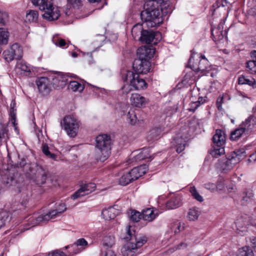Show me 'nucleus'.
Listing matches in <instances>:
<instances>
[{
    "mask_svg": "<svg viewBox=\"0 0 256 256\" xmlns=\"http://www.w3.org/2000/svg\"><path fill=\"white\" fill-rule=\"evenodd\" d=\"M73 7L78 8L81 6L80 0H68Z\"/></svg>",
    "mask_w": 256,
    "mask_h": 256,
    "instance_id": "338daca9",
    "label": "nucleus"
},
{
    "mask_svg": "<svg viewBox=\"0 0 256 256\" xmlns=\"http://www.w3.org/2000/svg\"><path fill=\"white\" fill-rule=\"evenodd\" d=\"M103 256H116V254L113 250L108 248L104 252Z\"/></svg>",
    "mask_w": 256,
    "mask_h": 256,
    "instance_id": "e2e57ef3",
    "label": "nucleus"
},
{
    "mask_svg": "<svg viewBox=\"0 0 256 256\" xmlns=\"http://www.w3.org/2000/svg\"><path fill=\"white\" fill-rule=\"evenodd\" d=\"M246 67L248 71L251 74H256V62L252 59V60L248 61L246 63Z\"/></svg>",
    "mask_w": 256,
    "mask_h": 256,
    "instance_id": "a18cd8bd",
    "label": "nucleus"
},
{
    "mask_svg": "<svg viewBox=\"0 0 256 256\" xmlns=\"http://www.w3.org/2000/svg\"><path fill=\"white\" fill-rule=\"evenodd\" d=\"M52 42L56 46H58L60 48H63L66 45L65 40L58 36H54L53 37Z\"/></svg>",
    "mask_w": 256,
    "mask_h": 256,
    "instance_id": "8fccbe9b",
    "label": "nucleus"
},
{
    "mask_svg": "<svg viewBox=\"0 0 256 256\" xmlns=\"http://www.w3.org/2000/svg\"><path fill=\"white\" fill-rule=\"evenodd\" d=\"M30 174L34 180L38 184L45 183L47 177L46 172L42 168L36 164H32L30 167Z\"/></svg>",
    "mask_w": 256,
    "mask_h": 256,
    "instance_id": "6e6552de",
    "label": "nucleus"
},
{
    "mask_svg": "<svg viewBox=\"0 0 256 256\" xmlns=\"http://www.w3.org/2000/svg\"><path fill=\"white\" fill-rule=\"evenodd\" d=\"M60 124L62 128L66 132L68 136L74 138L77 135L80 127V122L75 116L72 115L65 116Z\"/></svg>",
    "mask_w": 256,
    "mask_h": 256,
    "instance_id": "423d86ee",
    "label": "nucleus"
},
{
    "mask_svg": "<svg viewBox=\"0 0 256 256\" xmlns=\"http://www.w3.org/2000/svg\"><path fill=\"white\" fill-rule=\"evenodd\" d=\"M221 27L219 26L218 28L211 29L212 35L214 38V40L216 42H220L224 41V39L226 40L227 38L226 36V32L222 30Z\"/></svg>",
    "mask_w": 256,
    "mask_h": 256,
    "instance_id": "6ab92c4d",
    "label": "nucleus"
},
{
    "mask_svg": "<svg viewBox=\"0 0 256 256\" xmlns=\"http://www.w3.org/2000/svg\"><path fill=\"white\" fill-rule=\"evenodd\" d=\"M150 62L148 60H136L132 65L134 70L136 74H146L150 70Z\"/></svg>",
    "mask_w": 256,
    "mask_h": 256,
    "instance_id": "4468645a",
    "label": "nucleus"
},
{
    "mask_svg": "<svg viewBox=\"0 0 256 256\" xmlns=\"http://www.w3.org/2000/svg\"><path fill=\"white\" fill-rule=\"evenodd\" d=\"M241 256H254V253L251 248L244 247L241 249Z\"/></svg>",
    "mask_w": 256,
    "mask_h": 256,
    "instance_id": "5fc2aeb1",
    "label": "nucleus"
},
{
    "mask_svg": "<svg viewBox=\"0 0 256 256\" xmlns=\"http://www.w3.org/2000/svg\"><path fill=\"white\" fill-rule=\"evenodd\" d=\"M188 246V244L186 243V242H181L179 244L174 246L172 248V252H174L176 250L186 249L187 248Z\"/></svg>",
    "mask_w": 256,
    "mask_h": 256,
    "instance_id": "4d7b16f0",
    "label": "nucleus"
},
{
    "mask_svg": "<svg viewBox=\"0 0 256 256\" xmlns=\"http://www.w3.org/2000/svg\"><path fill=\"white\" fill-rule=\"evenodd\" d=\"M162 38L161 34L158 32L144 30L142 36L140 37V40L146 44H156Z\"/></svg>",
    "mask_w": 256,
    "mask_h": 256,
    "instance_id": "9b49d317",
    "label": "nucleus"
},
{
    "mask_svg": "<svg viewBox=\"0 0 256 256\" xmlns=\"http://www.w3.org/2000/svg\"><path fill=\"white\" fill-rule=\"evenodd\" d=\"M214 146L210 151V154L215 158L223 154L224 153V145L226 142V136L224 131L218 129L212 137Z\"/></svg>",
    "mask_w": 256,
    "mask_h": 256,
    "instance_id": "39448f33",
    "label": "nucleus"
},
{
    "mask_svg": "<svg viewBox=\"0 0 256 256\" xmlns=\"http://www.w3.org/2000/svg\"><path fill=\"white\" fill-rule=\"evenodd\" d=\"M147 170L148 166L146 164H142L132 168L128 173L132 180H134L144 174Z\"/></svg>",
    "mask_w": 256,
    "mask_h": 256,
    "instance_id": "a211bd4d",
    "label": "nucleus"
},
{
    "mask_svg": "<svg viewBox=\"0 0 256 256\" xmlns=\"http://www.w3.org/2000/svg\"><path fill=\"white\" fill-rule=\"evenodd\" d=\"M154 52L155 50L152 48L144 46L138 49L137 54L139 60H148L149 59L153 57Z\"/></svg>",
    "mask_w": 256,
    "mask_h": 256,
    "instance_id": "dca6fc26",
    "label": "nucleus"
},
{
    "mask_svg": "<svg viewBox=\"0 0 256 256\" xmlns=\"http://www.w3.org/2000/svg\"><path fill=\"white\" fill-rule=\"evenodd\" d=\"M8 13L0 10V24L4 25L8 22Z\"/></svg>",
    "mask_w": 256,
    "mask_h": 256,
    "instance_id": "864d4df0",
    "label": "nucleus"
},
{
    "mask_svg": "<svg viewBox=\"0 0 256 256\" xmlns=\"http://www.w3.org/2000/svg\"><path fill=\"white\" fill-rule=\"evenodd\" d=\"M87 246V242L84 238H80L76 241V244L72 246V247L75 248L78 246Z\"/></svg>",
    "mask_w": 256,
    "mask_h": 256,
    "instance_id": "6e6d98bb",
    "label": "nucleus"
},
{
    "mask_svg": "<svg viewBox=\"0 0 256 256\" xmlns=\"http://www.w3.org/2000/svg\"><path fill=\"white\" fill-rule=\"evenodd\" d=\"M144 30L142 24H136L132 29V34L134 39L138 38L140 40V37L142 36V34H143Z\"/></svg>",
    "mask_w": 256,
    "mask_h": 256,
    "instance_id": "7c9ffc66",
    "label": "nucleus"
},
{
    "mask_svg": "<svg viewBox=\"0 0 256 256\" xmlns=\"http://www.w3.org/2000/svg\"><path fill=\"white\" fill-rule=\"evenodd\" d=\"M10 220L11 214L8 212L3 210L0 211V228L8 223Z\"/></svg>",
    "mask_w": 256,
    "mask_h": 256,
    "instance_id": "bb28decb",
    "label": "nucleus"
},
{
    "mask_svg": "<svg viewBox=\"0 0 256 256\" xmlns=\"http://www.w3.org/2000/svg\"><path fill=\"white\" fill-rule=\"evenodd\" d=\"M240 138V129L237 128L230 132V139L231 141H238Z\"/></svg>",
    "mask_w": 256,
    "mask_h": 256,
    "instance_id": "09e8293b",
    "label": "nucleus"
},
{
    "mask_svg": "<svg viewBox=\"0 0 256 256\" xmlns=\"http://www.w3.org/2000/svg\"><path fill=\"white\" fill-rule=\"evenodd\" d=\"M248 84L252 88H256V82L255 80L252 77H245L241 76V85L242 84Z\"/></svg>",
    "mask_w": 256,
    "mask_h": 256,
    "instance_id": "58836bf2",
    "label": "nucleus"
},
{
    "mask_svg": "<svg viewBox=\"0 0 256 256\" xmlns=\"http://www.w3.org/2000/svg\"><path fill=\"white\" fill-rule=\"evenodd\" d=\"M46 214L49 216V220L50 219L54 218L60 216V214H58V212L55 209L50 210L48 213Z\"/></svg>",
    "mask_w": 256,
    "mask_h": 256,
    "instance_id": "052dcab7",
    "label": "nucleus"
},
{
    "mask_svg": "<svg viewBox=\"0 0 256 256\" xmlns=\"http://www.w3.org/2000/svg\"><path fill=\"white\" fill-rule=\"evenodd\" d=\"M126 232L128 236L124 238L130 241L122 246V254L123 256H134L137 250L147 241L146 238L143 236H135V231L132 229L130 226H126Z\"/></svg>",
    "mask_w": 256,
    "mask_h": 256,
    "instance_id": "f03ea898",
    "label": "nucleus"
},
{
    "mask_svg": "<svg viewBox=\"0 0 256 256\" xmlns=\"http://www.w3.org/2000/svg\"><path fill=\"white\" fill-rule=\"evenodd\" d=\"M38 18V12L34 10H28L26 12V20L29 22H36Z\"/></svg>",
    "mask_w": 256,
    "mask_h": 256,
    "instance_id": "c85d7f7f",
    "label": "nucleus"
},
{
    "mask_svg": "<svg viewBox=\"0 0 256 256\" xmlns=\"http://www.w3.org/2000/svg\"><path fill=\"white\" fill-rule=\"evenodd\" d=\"M142 218V213L136 210H132L130 216V219L134 222H138Z\"/></svg>",
    "mask_w": 256,
    "mask_h": 256,
    "instance_id": "de8ad7c7",
    "label": "nucleus"
},
{
    "mask_svg": "<svg viewBox=\"0 0 256 256\" xmlns=\"http://www.w3.org/2000/svg\"><path fill=\"white\" fill-rule=\"evenodd\" d=\"M44 6L40 7V9L44 10V13L42 14L44 19L48 21H53L58 18L60 16V11L58 8L54 7L51 4L46 3Z\"/></svg>",
    "mask_w": 256,
    "mask_h": 256,
    "instance_id": "9d476101",
    "label": "nucleus"
},
{
    "mask_svg": "<svg viewBox=\"0 0 256 256\" xmlns=\"http://www.w3.org/2000/svg\"><path fill=\"white\" fill-rule=\"evenodd\" d=\"M224 6L225 5L224 4V2H222V0L220 1H216L212 6V14H214L216 11L220 9L225 10L224 8Z\"/></svg>",
    "mask_w": 256,
    "mask_h": 256,
    "instance_id": "49530a36",
    "label": "nucleus"
},
{
    "mask_svg": "<svg viewBox=\"0 0 256 256\" xmlns=\"http://www.w3.org/2000/svg\"><path fill=\"white\" fill-rule=\"evenodd\" d=\"M162 130L159 128H154L150 130L148 135V140H156L162 134Z\"/></svg>",
    "mask_w": 256,
    "mask_h": 256,
    "instance_id": "cd10ccee",
    "label": "nucleus"
},
{
    "mask_svg": "<svg viewBox=\"0 0 256 256\" xmlns=\"http://www.w3.org/2000/svg\"><path fill=\"white\" fill-rule=\"evenodd\" d=\"M130 84H124V86L122 88V92L126 94H128L131 90L132 89L130 88Z\"/></svg>",
    "mask_w": 256,
    "mask_h": 256,
    "instance_id": "69168bd1",
    "label": "nucleus"
},
{
    "mask_svg": "<svg viewBox=\"0 0 256 256\" xmlns=\"http://www.w3.org/2000/svg\"><path fill=\"white\" fill-rule=\"evenodd\" d=\"M3 167L4 170L0 171L2 181L4 184L10 186L12 184L14 180L13 176L8 170L6 166H3Z\"/></svg>",
    "mask_w": 256,
    "mask_h": 256,
    "instance_id": "4be33fe9",
    "label": "nucleus"
},
{
    "mask_svg": "<svg viewBox=\"0 0 256 256\" xmlns=\"http://www.w3.org/2000/svg\"><path fill=\"white\" fill-rule=\"evenodd\" d=\"M16 66L24 72H31V67L29 64L24 61H20L17 62Z\"/></svg>",
    "mask_w": 256,
    "mask_h": 256,
    "instance_id": "ea45409f",
    "label": "nucleus"
},
{
    "mask_svg": "<svg viewBox=\"0 0 256 256\" xmlns=\"http://www.w3.org/2000/svg\"><path fill=\"white\" fill-rule=\"evenodd\" d=\"M250 122V120L248 119L241 124V137L244 133L246 132V134H248L251 131L252 128Z\"/></svg>",
    "mask_w": 256,
    "mask_h": 256,
    "instance_id": "72a5a7b5",
    "label": "nucleus"
},
{
    "mask_svg": "<svg viewBox=\"0 0 256 256\" xmlns=\"http://www.w3.org/2000/svg\"><path fill=\"white\" fill-rule=\"evenodd\" d=\"M130 101L132 105L137 108H141L148 102V100L138 93L131 95Z\"/></svg>",
    "mask_w": 256,
    "mask_h": 256,
    "instance_id": "f3484780",
    "label": "nucleus"
},
{
    "mask_svg": "<svg viewBox=\"0 0 256 256\" xmlns=\"http://www.w3.org/2000/svg\"><path fill=\"white\" fill-rule=\"evenodd\" d=\"M48 256H66V255L62 252L56 250L50 253Z\"/></svg>",
    "mask_w": 256,
    "mask_h": 256,
    "instance_id": "0e129e2a",
    "label": "nucleus"
},
{
    "mask_svg": "<svg viewBox=\"0 0 256 256\" xmlns=\"http://www.w3.org/2000/svg\"><path fill=\"white\" fill-rule=\"evenodd\" d=\"M206 101V100L204 98L202 97H199L197 101L191 102L190 104V108H188V110L194 112L198 107H199L202 104H204Z\"/></svg>",
    "mask_w": 256,
    "mask_h": 256,
    "instance_id": "c9c22d12",
    "label": "nucleus"
},
{
    "mask_svg": "<svg viewBox=\"0 0 256 256\" xmlns=\"http://www.w3.org/2000/svg\"><path fill=\"white\" fill-rule=\"evenodd\" d=\"M36 84L39 92L44 96L48 95L51 91V83L50 80L46 77L38 78Z\"/></svg>",
    "mask_w": 256,
    "mask_h": 256,
    "instance_id": "ddd939ff",
    "label": "nucleus"
},
{
    "mask_svg": "<svg viewBox=\"0 0 256 256\" xmlns=\"http://www.w3.org/2000/svg\"><path fill=\"white\" fill-rule=\"evenodd\" d=\"M68 88L74 92H82L84 89V86L76 81H70Z\"/></svg>",
    "mask_w": 256,
    "mask_h": 256,
    "instance_id": "f704fd0d",
    "label": "nucleus"
},
{
    "mask_svg": "<svg viewBox=\"0 0 256 256\" xmlns=\"http://www.w3.org/2000/svg\"><path fill=\"white\" fill-rule=\"evenodd\" d=\"M148 149H143L138 154L135 156V160L136 161H140L141 160L148 158Z\"/></svg>",
    "mask_w": 256,
    "mask_h": 256,
    "instance_id": "37998d69",
    "label": "nucleus"
},
{
    "mask_svg": "<svg viewBox=\"0 0 256 256\" xmlns=\"http://www.w3.org/2000/svg\"><path fill=\"white\" fill-rule=\"evenodd\" d=\"M188 64L193 70L200 72L204 74L211 70L209 62L204 56L202 54H192L189 59Z\"/></svg>",
    "mask_w": 256,
    "mask_h": 256,
    "instance_id": "20e7f679",
    "label": "nucleus"
},
{
    "mask_svg": "<svg viewBox=\"0 0 256 256\" xmlns=\"http://www.w3.org/2000/svg\"><path fill=\"white\" fill-rule=\"evenodd\" d=\"M200 215V212L198 208H192L189 210L188 218L190 220H195L198 219Z\"/></svg>",
    "mask_w": 256,
    "mask_h": 256,
    "instance_id": "4c0bfd02",
    "label": "nucleus"
},
{
    "mask_svg": "<svg viewBox=\"0 0 256 256\" xmlns=\"http://www.w3.org/2000/svg\"><path fill=\"white\" fill-rule=\"evenodd\" d=\"M96 158L104 162L111 154V138L109 135L103 134L97 136L96 140Z\"/></svg>",
    "mask_w": 256,
    "mask_h": 256,
    "instance_id": "7ed1b4c3",
    "label": "nucleus"
},
{
    "mask_svg": "<svg viewBox=\"0 0 256 256\" xmlns=\"http://www.w3.org/2000/svg\"><path fill=\"white\" fill-rule=\"evenodd\" d=\"M254 198L252 190L249 188L245 190L242 194V198H241V205H247L250 203Z\"/></svg>",
    "mask_w": 256,
    "mask_h": 256,
    "instance_id": "393cba45",
    "label": "nucleus"
},
{
    "mask_svg": "<svg viewBox=\"0 0 256 256\" xmlns=\"http://www.w3.org/2000/svg\"><path fill=\"white\" fill-rule=\"evenodd\" d=\"M42 151L43 153L48 157L56 160V156L52 153H51L49 150V148L46 144H43L42 146Z\"/></svg>",
    "mask_w": 256,
    "mask_h": 256,
    "instance_id": "79ce46f5",
    "label": "nucleus"
},
{
    "mask_svg": "<svg viewBox=\"0 0 256 256\" xmlns=\"http://www.w3.org/2000/svg\"><path fill=\"white\" fill-rule=\"evenodd\" d=\"M204 187L206 189H208L212 192H214L215 190H216V185L212 183L208 182V183L205 184L204 185Z\"/></svg>",
    "mask_w": 256,
    "mask_h": 256,
    "instance_id": "680f3d73",
    "label": "nucleus"
},
{
    "mask_svg": "<svg viewBox=\"0 0 256 256\" xmlns=\"http://www.w3.org/2000/svg\"><path fill=\"white\" fill-rule=\"evenodd\" d=\"M58 212V214H61L62 212H64L66 210V205L63 204H60L55 209Z\"/></svg>",
    "mask_w": 256,
    "mask_h": 256,
    "instance_id": "bf43d9fd",
    "label": "nucleus"
},
{
    "mask_svg": "<svg viewBox=\"0 0 256 256\" xmlns=\"http://www.w3.org/2000/svg\"><path fill=\"white\" fill-rule=\"evenodd\" d=\"M158 214L156 210H154V208H148L142 211L143 220L148 222H152Z\"/></svg>",
    "mask_w": 256,
    "mask_h": 256,
    "instance_id": "b1692460",
    "label": "nucleus"
},
{
    "mask_svg": "<svg viewBox=\"0 0 256 256\" xmlns=\"http://www.w3.org/2000/svg\"><path fill=\"white\" fill-rule=\"evenodd\" d=\"M132 180L128 172L124 173L119 179V183L120 185L126 186Z\"/></svg>",
    "mask_w": 256,
    "mask_h": 256,
    "instance_id": "e433bc0d",
    "label": "nucleus"
},
{
    "mask_svg": "<svg viewBox=\"0 0 256 256\" xmlns=\"http://www.w3.org/2000/svg\"><path fill=\"white\" fill-rule=\"evenodd\" d=\"M193 73L192 72H188L184 76V78L182 80V83L184 86H187V85H189L191 84L192 82Z\"/></svg>",
    "mask_w": 256,
    "mask_h": 256,
    "instance_id": "c03bdc74",
    "label": "nucleus"
},
{
    "mask_svg": "<svg viewBox=\"0 0 256 256\" xmlns=\"http://www.w3.org/2000/svg\"><path fill=\"white\" fill-rule=\"evenodd\" d=\"M240 152L239 150L234 151L232 152L230 156H229L228 160L227 161L232 164H235L240 162Z\"/></svg>",
    "mask_w": 256,
    "mask_h": 256,
    "instance_id": "2f4dec72",
    "label": "nucleus"
},
{
    "mask_svg": "<svg viewBox=\"0 0 256 256\" xmlns=\"http://www.w3.org/2000/svg\"><path fill=\"white\" fill-rule=\"evenodd\" d=\"M34 5L39 6L40 7L44 6L48 0H30Z\"/></svg>",
    "mask_w": 256,
    "mask_h": 256,
    "instance_id": "13d9d810",
    "label": "nucleus"
},
{
    "mask_svg": "<svg viewBox=\"0 0 256 256\" xmlns=\"http://www.w3.org/2000/svg\"><path fill=\"white\" fill-rule=\"evenodd\" d=\"M68 82V80L66 76L59 75L53 78V84L58 88H62Z\"/></svg>",
    "mask_w": 256,
    "mask_h": 256,
    "instance_id": "a878e982",
    "label": "nucleus"
},
{
    "mask_svg": "<svg viewBox=\"0 0 256 256\" xmlns=\"http://www.w3.org/2000/svg\"><path fill=\"white\" fill-rule=\"evenodd\" d=\"M144 10L140 13V17L148 27L153 28L158 26L162 22L160 16L161 6L156 2L150 0L146 2L144 6Z\"/></svg>",
    "mask_w": 256,
    "mask_h": 256,
    "instance_id": "f257e3e1",
    "label": "nucleus"
},
{
    "mask_svg": "<svg viewBox=\"0 0 256 256\" xmlns=\"http://www.w3.org/2000/svg\"><path fill=\"white\" fill-rule=\"evenodd\" d=\"M22 55V48L18 44H14L10 49L5 50L2 53L4 58L8 62H12L14 58L20 60Z\"/></svg>",
    "mask_w": 256,
    "mask_h": 256,
    "instance_id": "1a4fd4ad",
    "label": "nucleus"
},
{
    "mask_svg": "<svg viewBox=\"0 0 256 256\" xmlns=\"http://www.w3.org/2000/svg\"><path fill=\"white\" fill-rule=\"evenodd\" d=\"M188 138L184 136H177L174 140V145L176 148L177 152L180 153L182 152L185 148L186 145Z\"/></svg>",
    "mask_w": 256,
    "mask_h": 256,
    "instance_id": "412c9836",
    "label": "nucleus"
},
{
    "mask_svg": "<svg viewBox=\"0 0 256 256\" xmlns=\"http://www.w3.org/2000/svg\"><path fill=\"white\" fill-rule=\"evenodd\" d=\"M96 188V186L94 183L85 184L72 196V198L73 200H76L81 196L87 195L94 191Z\"/></svg>",
    "mask_w": 256,
    "mask_h": 256,
    "instance_id": "2eb2a0df",
    "label": "nucleus"
},
{
    "mask_svg": "<svg viewBox=\"0 0 256 256\" xmlns=\"http://www.w3.org/2000/svg\"><path fill=\"white\" fill-rule=\"evenodd\" d=\"M190 192L192 196L197 200L200 202L203 201L202 197L198 194L194 186L190 188Z\"/></svg>",
    "mask_w": 256,
    "mask_h": 256,
    "instance_id": "3c124183",
    "label": "nucleus"
},
{
    "mask_svg": "<svg viewBox=\"0 0 256 256\" xmlns=\"http://www.w3.org/2000/svg\"><path fill=\"white\" fill-rule=\"evenodd\" d=\"M182 205V198L179 194L174 195L166 204V208L168 210L176 208Z\"/></svg>",
    "mask_w": 256,
    "mask_h": 256,
    "instance_id": "aec40b11",
    "label": "nucleus"
},
{
    "mask_svg": "<svg viewBox=\"0 0 256 256\" xmlns=\"http://www.w3.org/2000/svg\"><path fill=\"white\" fill-rule=\"evenodd\" d=\"M124 82H130V86L136 90H141L147 88L148 84L138 74H134L132 71H127L122 75Z\"/></svg>",
    "mask_w": 256,
    "mask_h": 256,
    "instance_id": "0eeeda50",
    "label": "nucleus"
},
{
    "mask_svg": "<svg viewBox=\"0 0 256 256\" xmlns=\"http://www.w3.org/2000/svg\"><path fill=\"white\" fill-rule=\"evenodd\" d=\"M119 212V211L114 206H112L104 209L102 211V214L105 220H109L114 219Z\"/></svg>",
    "mask_w": 256,
    "mask_h": 256,
    "instance_id": "5701e85b",
    "label": "nucleus"
},
{
    "mask_svg": "<svg viewBox=\"0 0 256 256\" xmlns=\"http://www.w3.org/2000/svg\"><path fill=\"white\" fill-rule=\"evenodd\" d=\"M249 240L251 243L252 247L256 252V236H252L249 238Z\"/></svg>",
    "mask_w": 256,
    "mask_h": 256,
    "instance_id": "774afa93",
    "label": "nucleus"
},
{
    "mask_svg": "<svg viewBox=\"0 0 256 256\" xmlns=\"http://www.w3.org/2000/svg\"><path fill=\"white\" fill-rule=\"evenodd\" d=\"M8 130L6 126H2L0 128V146L3 144L7 142L9 139Z\"/></svg>",
    "mask_w": 256,
    "mask_h": 256,
    "instance_id": "c756f323",
    "label": "nucleus"
},
{
    "mask_svg": "<svg viewBox=\"0 0 256 256\" xmlns=\"http://www.w3.org/2000/svg\"><path fill=\"white\" fill-rule=\"evenodd\" d=\"M126 120L130 124L135 125L137 122V117L134 110L130 109L126 114Z\"/></svg>",
    "mask_w": 256,
    "mask_h": 256,
    "instance_id": "473e14b6",
    "label": "nucleus"
},
{
    "mask_svg": "<svg viewBox=\"0 0 256 256\" xmlns=\"http://www.w3.org/2000/svg\"><path fill=\"white\" fill-rule=\"evenodd\" d=\"M28 219L26 220L27 222L26 224L28 226L25 229L28 230L30 228L38 224H43L49 220V216L46 214H41L38 216L36 215L29 216Z\"/></svg>",
    "mask_w": 256,
    "mask_h": 256,
    "instance_id": "f8f14e48",
    "label": "nucleus"
},
{
    "mask_svg": "<svg viewBox=\"0 0 256 256\" xmlns=\"http://www.w3.org/2000/svg\"><path fill=\"white\" fill-rule=\"evenodd\" d=\"M114 244V239L113 236H106L104 240V245L108 248H111Z\"/></svg>",
    "mask_w": 256,
    "mask_h": 256,
    "instance_id": "603ef678",
    "label": "nucleus"
},
{
    "mask_svg": "<svg viewBox=\"0 0 256 256\" xmlns=\"http://www.w3.org/2000/svg\"><path fill=\"white\" fill-rule=\"evenodd\" d=\"M15 104L14 103L12 104H10V116L11 117V122L12 124L14 127L15 130H17V127L16 123V108H14Z\"/></svg>",
    "mask_w": 256,
    "mask_h": 256,
    "instance_id": "a19ab883",
    "label": "nucleus"
}]
</instances>
